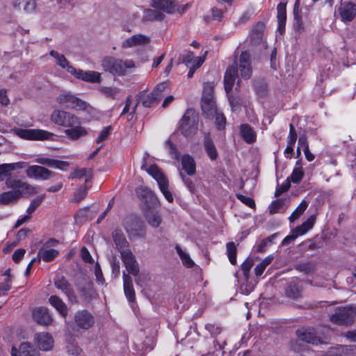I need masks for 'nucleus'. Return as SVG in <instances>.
<instances>
[{
	"label": "nucleus",
	"instance_id": "1",
	"mask_svg": "<svg viewBox=\"0 0 356 356\" xmlns=\"http://www.w3.org/2000/svg\"><path fill=\"white\" fill-rule=\"evenodd\" d=\"M5 184L13 190L0 194V202L3 204L15 203L23 196L29 197L38 193L35 187L16 177H8Z\"/></svg>",
	"mask_w": 356,
	"mask_h": 356
},
{
	"label": "nucleus",
	"instance_id": "2",
	"mask_svg": "<svg viewBox=\"0 0 356 356\" xmlns=\"http://www.w3.org/2000/svg\"><path fill=\"white\" fill-rule=\"evenodd\" d=\"M136 192L147 207L145 215L148 222H161V216L154 210L161 204L156 194L147 187L138 188Z\"/></svg>",
	"mask_w": 356,
	"mask_h": 356
},
{
	"label": "nucleus",
	"instance_id": "3",
	"mask_svg": "<svg viewBox=\"0 0 356 356\" xmlns=\"http://www.w3.org/2000/svg\"><path fill=\"white\" fill-rule=\"evenodd\" d=\"M199 116L193 108H188L179 122V130L186 138L194 136L198 129Z\"/></svg>",
	"mask_w": 356,
	"mask_h": 356
},
{
	"label": "nucleus",
	"instance_id": "4",
	"mask_svg": "<svg viewBox=\"0 0 356 356\" xmlns=\"http://www.w3.org/2000/svg\"><path fill=\"white\" fill-rule=\"evenodd\" d=\"M102 66L106 72L113 75L122 76L125 74L127 69L135 67L132 60L123 61L113 56L105 57L102 62Z\"/></svg>",
	"mask_w": 356,
	"mask_h": 356
},
{
	"label": "nucleus",
	"instance_id": "5",
	"mask_svg": "<svg viewBox=\"0 0 356 356\" xmlns=\"http://www.w3.org/2000/svg\"><path fill=\"white\" fill-rule=\"evenodd\" d=\"M356 315V306L337 308L335 313L330 316V321L336 324L348 325L353 322Z\"/></svg>",
	"mask_w": 356,
	"mask_h": 356
},
{
	"label": "nucleus",
	"instance_id": "6",
	"mask_svg": "<svg viewBox=\"0 0 356 356\" xmlns=\"http://www.w3.org/2000/svg\"><path fill=\"white\" fill-rule=\"evenodd\" d=\"M50 119L54 123L65 127H72L75 124H81L79 118L76 115L61 110L54 111Z\"/></svg>",
	"mask_w": 356,
	"mask_h": 356
},
{
	"label": "nucleus",
	"instance_id": "7",
	"mask_svg": "<svg viewBox=\"0 0 356 356\" xmlns=\"http://www.w3.org/2000/svg\"><path fill=\"white\" fill-rule=\"evenodd\" d=\"M57 102L65 108L86 111L90 106L84 101L71 94H61L57 97Z\"/></svg>",
	"mask_w": 356,
	"mask_h": 356
},
{
	"label": "nucleus",
	"instance_id": "8",
	"mask_svg": "<svg viewBox=\"0 0 356 356\" xmlns=\"http://www.w3.org/2000/svg\"><path fill=\"white\" fill-rule=\"evenodd\" d=\"M167 88V83L163 82L156 85L154 90L148 95H145L141 98L142 104L144 107L150 108L157 104L163 97V92Z\"/></svg>",
	"mask_w": 356,
	"mask_h": 356
},
{
	"label": "nucleus",
	"instance_id": "9",
	"mask_svg": "<svg viewBox=\"0 0 356 356\" xmlns=\"http://www.w3.org/2000/svg\"><path fill=\"white\" fill-rule=\"evenodd\" d=\"M58 241L50 239L47 241L40 248L38 257L44 262H49L54 260L58 255V251L54 248L58 244Z\"/></svg>",
	"mask_w": 356,
	"mask_h": 356
},
{
	"label": "nucleus",
	"instance_id": "10",
	"mask_svg": "<svg viewBox=\"0 0 356 356\" xmlns=\"http://www.w3.org/2000/svg\"><path fill=\"white\" fill-rule=\"evenodd\" d=\"M17 134L23 139L40 140H49L54 136L52 133L42 129H18Z\"/></svg>",
	"mask_w": 356,
	"mask_h": 356
},
{
	"label": "nucleus",
	"instance_id": "11",
	"mask_svg": "<svg viewBox=\"0 0 356 356\" xmlns=\"http://www.w3.org/2000/svg\"><path fill=\"white\" fill-rule=\"evenodd\" d=\"M297 336L301 341L307 343L318 345L325 343L324 340L328 339V336H324L323 339L320 336H316V332L313 328H300L297 330Z\"/></svg>",
	"mask_w": 356,
	"mask_h": 356
},
{
	"label": "nucleus",
	"instance_id": "12",
	"mask_svg": "<svg viewBox=\"0 0 356 356\" xmlns=\"http://www.w3.org/2000/svg\"><path fill=\"white\" fill-rule=\"evenodd\" d=\"M74 323L79 329L88 330L95 323L93 316L87 310H80L75 313Z\"/></svg>",
	"mask_w": 356,
	"mask_h": 356
},
{
	"label": "nucleus",
	"instance_id": "13",
	"mask_svg": "<svg viewBox=\"0 0 356 356\" xmlns=\"http://www.w3.org/2000/svg\"><path fill=\"white\" fill-rule=\"evenodd\" d=\"M120 254L124 265L128 273L134 276H136L139 273V268L133 253L129 249H127L122 250Z\"/></svg>",
	"mask_w": 356,
	"mask_h": 356
},
{
	"label": "nucleus",
	"instance_id": "14",
	"mask_svg": "<svg viewBox=\"0 0 356 356\" xmlns=\"http://www.w3.org/2000/svg\"><path fill=\"white\" fill-rule=\"evenodd\" d=\"M68 72L74 75L76 78L91 83H99L101 81L100 74L95 71L85 72L82 70H77L74 67H69Z\"/></svg>",
	"mask_w": 356,
	"mask_h": 356
},
{
	"label": "nucleus",
	"instance_id": "15",
	"mask_svg": "<svg viewBox=\"0 0 356 356\" xmlns=\"http://www.w3.org/2000/svg\"><path fill=\"white\" fill-rule=\"evenodd\" d=\"M238 69L241 76L243 79H249L252 73L250 54L245 51L241 53L238 58Z\"/></svg>",
	"mask_w": 356,
	"mask_h": 356
},
{
	"label": "nucleus",
	"instance_id": "16",
	"mask_svg": "<svg viewBox=\"0 0 356 356\" xmlns=\"http://www.w3.org/2000/svg\"><path fill=\"white\" fill-rule=\"evenodd\" d=\"M26 176L35 179H49L54 174L52 171L40 165H31L26 170Z\"/></svg>",
	"mask_w": 356,
	"mask_h": 356
},
{
	"label": "nucleus",
	"instance_id": "17",
	"mask_svg": "<svg viewBox=\"0 0 356 356\" xmlns=\"http://www.w3.org/2000/svg\"><path fill=\"white\" fill-rule=\"evenodd\" d=\"M338 13L342 22H350L356 17V5L351 2L343 3L339 8Z\"/></svg>",
	"mask_w": 356,
	"mask_h": 356
},
{
	"label": "nucleus",
	"instance_id": "18",
	"mask_svg": "<svg viewBox=\"0 0 356 356\" xmlns=\"http://www.w3.org/2000/svg\"><path fill=\"white\" fill-rule=\"evenodd\" d=\"M34 340L38 348L42 351H49L54 347V341L49 333H37L35 335Z\"/></svg>",
	"mask_w": 356,
	"mask_h": 356
},
{
	"label": "nucleus",
	"instance_id": "19",
	"mask_svg": "<svg viewBox=\"0 0 356 356\" xmlns=\"http://www.w3.org/2000/svg\"><path fill=\"white\" fill-rule=\"evenodd\" d=\"M238 76V65L229 66L225 74L224 86L225 90L229 94L234 86L236 79Z\"/></svg>",
	"mask_w": 356,
	"mask_h": 356
},
{
	"label": "nucleus",
	"instance_id": "20",
	"mask_svg": "<svg viewBox=\"0 0 356 356\" xmlns=\"http://www.w3.org/2000/svg\"><path fill=\"white\" fill-rule=\"evenodd\" d=\"M150 6L160 12L172 14L177 3L174 0H151Z\"/></svg>",
	"mask_w": 356,
	"mask_h": 356
},
{
	"label": "nucleus",
	"instance_id": "21",
	"mask_svg": "<svg viewBox=\"0 0 356 356\" xmlns=\"http://www.w3.org/2000/svg\"><path fill=\"white\" fill-rule=\"evenodd\" d=\"M313 224H301L293 229L291 234L286 236L282 241V245H288L291 241H293L298 236H301L307 233L309 230L312 229Z\"/></svg>",
	"mask_w": 356,
	"mask_h": 356
},
{
	"label": "nucleus",
	"instance_id": "22",
	"mask_svg": "<svg viewBox=\"0 0 356 356\" xmlns=\"http://www.w3.org/2000/svg\"><path fill=\"white\" fill-rule=\"evenodd\" d=\"M150 42L149 37L143 34H136L131 37L127 38L122 43V48H130L136 45H143L148 44Z\"/></svg>",
	"mask_w": 356,
	"mask_h": 356
},
{
	"label": "nucleus",
	"instance_id": "23",
	"mask_svg": "<svg viewBox=\"0 0 356 356\" xmlns=\"http://www.w3.org/2000/svg\"><path fill=\"white\" fill-rule=\"evenodd\" d=\"M33 317L39 324L48 325L52 322V318L47 308L40 307L35 309L33 311Z\"/></svg>",
	"mask_w": 356,
	"mask_h": 356
},
{
	"label": "nucleus",
	"instance_id": "24",
	"mask_svg": "<svg viewBox=\"0 0 356 356\" xmlns=\"http://www.w3.org/2000/svg\"><path fill=\"white\" fill-rule=\"evenodd\" d=\"M11 353L12 356H40L39 353L27 342L22 343L19 350L13 347Z\"/></svg>",
	"mask_w": 356,
	"mask_h": 356
},
{
	"label": "nucleus",
	"instance_id": "25",
	"mask_svg": "<svg viewBox=\"0 0 356 356\" xmlns=\"http://www.w3.org/2000/svg\"><path fill=\"white\" fill-rule=\"evenodd\" d=\"M55 286L63 291L68 298L69 300L72 302H76V296L67 281L63 278H59L55 281Z\"/></svg>",
	"mask_w": 356,
	"mask_h": 356
},
{
	"label": "nucleus",
	"instance_id": "26",
	"mask_svg": "<svg viewBox=\"0 0 356 356\" xmlns=\"http://www.w3.org/2000/svg\"><path fill=\"white\" fill-rule=\"evenodd\" d=\"M123 286L124 294L130 302L135 301V291L134 289L132 279L125 272H123Z\"/></svg>",
	"mask_w": 356,
	"mask_h": 356
},
{
	"label": "nucleus",
	"instance_id": "27",
	"mask_svg": "<svg viewBox=\"0 0 356 356\" xmlns=\"http://www.w3.org/2000/svg\"><path fill=\"white\" fill-rule=\"evenodd\" d=\"M182 170L189 176L194 175L196 172V164L194 159L189 154H184L181 157Z\"/></svg>",
	"mask_w": 356,
	"mask_h": 356
},
{
	"label": "nucleus",
	"instance_id": "28",
	"mask_svg": "<svg viewBox=\"0 0 356 356\" xmlns=\"http://www.w3.org/2000/svg\"><path fill=\"white\" fill-rule=\"evenodd\" d=\"M35 161L40 164L47 165L51 168H58L60 170H66L69 167V163L67 161H63L56 159H52L49 158H38Z\"/></svg>",
	"mask_w": 356,
	"mask_h": 356
},
{
	"label": "nucleus",
	"instance_id": "29",
	"mask_svg": "<svg viewBox=\"0 0 356 356\" xmlns=\"http://www.w3.org/2000/svg\"><path fill=\"white\" fill-rule=\"evenodd\" d=\"M204 148L211 160L214 161L218 158V154L216 147L209 134L204 136Z\"/></svg>",
	"mask_w": 356,
	"mask_h": 356
},
{
	"label": "nucleus",
	"instance_id": "30",
	"mask_svg": "<svg viewBox=\"0 0 356 356\" xmlns=\"http://www.w3.org/2000/svg\"><path fill=\"white\" fill-rule=\"evenodd\" d=\"M278 31L282 34L285 28L286 21V3L280 2L277 6Z\"/></svg>",
	"mask_w": 356,
	"mask_h": 356
},
{
	"label": "nucleus",
	"instance_id": "31",
	"mask_svg": "<svg viewBox=\"0 0 356 356\" xmlns=\"http://www.w3.org/2000/svg\"><path fill=\"white\" fill-rule=\"evenodd\" d=\"M68 127L69 129H65L64 133L72 140H78L87 134V131L84 127H81L80 124H75Z\"/></svg>",
	"mask_w": 356,
	"mask_h": 356
},
{
	"label": "nucleus",
	"instance_id": "32",
	"mask_svg": "<svg viewBox=\"0 0 356 356\" xmlns=\"http://www.w3.org/2000/svg\"><path fill=\"white\" fill-rule=\"evenodd\" d=\"M201 108L203 115L207 118H213L216 114L217 107L213 99L208 101L201 100Z\"/></svg>",
	"mask_w": 356,
	"mask_h": 356
},
{
	"label": "nucleus",
	"instance_id": "33",
	"mask_svg": "<svg viewBox=\"0 0 356 356\" xmlns=\"http://www.w3.org/2000/svg\"><path fill=\"white\" fill-rule=\"evenodd\" d=\"M49 303L54 307L63 317H67L68 314L67 307L60 298L56 296H51L49 298Z\"/></svg>",
	"mask_w": 356,
	"mask_h": 356
},
{
	"label": "nucleus",
	"instance_id": "34",
	"mask_svg": "<svg viewBox=\"0 0 356 356\" xmlns=\"http://www.w3.org/2000/svg\"><path fill=\"white\" fill-rule=\"evenodd\" d=\"M44 197L45 194H43L34 198L27 209L26 211L28 214L25 215L21 219L17 220L16 222H26L28 221L31 218L30 214L32 213L40 206Z\"/></svg>",
	"mask_w": 356,
	"mask_h": 356
},
{
	"label": "nucleus",
	"instance_id": "35",
	"mask_svg": "<svg viewBox=\"0 0 356 356\" xmlns=\"http://www.w3.org/2000/svg\"><path fill=\"white\" fill-rule=\"evenodd\" d=\"M265 29L264 23L259 22H257L253 27L251 35L250 40L254 44H259L262 40L263 33Z\"/></svg>",
	"mask_w": 356,
	"mask_h": 356
},
{
	"label": "nucleus",
	"instance_id": "36",
	"mask_svg": "<svg viewBox=\"0 0 356 356\" xmlns=\"http://www.w3.org/2000/svg\"><path fill=\"white\" fill-rule=\"evenodd\" d=\"M241 134L244 140L248 143H253L256 140V133L250 125L243 124L241 126Z\"/></svg>",
	"mask_w": 356,
	"mask_h": 356
},
{
	"label": "nucleus",
	"instance_id": "37",
	"mask_svg": "<svg viewBox=\"0 0 356 356\" xmlns=\"http://www.w3.org/2000/svg\"><path fill=\"white\" fill-rule=\"evenodd\" d=\"M97 212L90 210L88 209H81L75 215L74 219L76 221L87 222L92 221L95 219Z\"/></svg>",
	"mask_w": 356,
	"mask_h": 356
},
{
	"label": "nucleus",
	"instance_id": "38",
	"mask_svg": "<svg viewBox=\"0 0 356 356\" xmlns=\"http://www.w3.org/2000/svg\"><path fill=\"white\" fill-rule=\"evenodd\" d=\"M177 252L181 261L182 264L186 268H192L194 266L195 263L191 258L190 254L185 250H183L179 245L175 246Z\"/></svg>",
	"mask_w": 356,
	"mask_h": 356
},
{
	"label": "nucleus",
	"instance_id": "39",
	"mask_svg": "<svg viewBox=\"0 0 356 356\" xmlns=\"http://www.w3.org/2000/svg\"><path fill=\"white\" fill-rule=\"evenodd\" d=\"M147 171L157 181L158 185L168 181L167 177L156 165H150Z\"/></svg>",
	"mask_w": 356,
	"mask_h": 356
},
{
	"label": "nucleus",
	"instance_id": "40",
	"mask_svg": "<svg viewBox=\"0 0 356 356\" xmlns=\"http://www.w3.org/2000/svg\"><path fill=\"white\" fill-rule=\"evenodd\" d=\"M127 227V232L129 236L132 238L140 237L145 234V231L143 224H128Z\"/></svg>",
	"mask_w": 356,
	"mask_h": 356
},
{
	"label": "nucleus",
	"instance_id": "41",
	"mask_svg": "<svg viewBox=\"0 0 356 356\" xmlns=\"http://www.w3.org/2000/svg\"><path fill=\"white\" fill-rule=\"evenodd\" d=\"M144 18L148 21H162L165 15L156 9H147L145 12Z\"/></svg>",
	"mask_w": 356,
	"mask_h": 356
},
{
	"label": "nucleus",
	"instance_id": "42",
	"mask_svg": "<svg viewBox=\"0 0 356 356\" xmlns=\"http://www.w3.org/2000/svg\"><path fill=\"white\" fill-rule=\"evenodd\" d=\"M308 207V203L305 200H302L299 206L294 210L289 218V220L292 222L298 219V218L304 213Z\"/></svg>",
	"mask_w": 356,
	"mask_h": 356
},
{
	"label": "nucleus",
	"instance_id": "43",
	"mask_svg": "<svg viewBox=\"0 0 356 356\" xmlns=\"http://www.w3.org/2000/svg\"><path fill=\"white\" fill-rule=\"evenodd\" d=\"M273 257L268 256L264 259L259 264L254 268V273L257 276H260L263 274L266 267L271 263Z\"/></svg>",
	"mask_w": 356,
	"mask_h": 356
},
{
	"label": "nucleus",
	"instance_id": "44",
	"mask_svg": "<svg viewBox=\"0 0 356 356\" xmlns=\"http://www.w3.org/2000/svg\"><path fill=\"white\" fill-rule=\"evenodd\" d=\"M304 177V172L302 167H295L292 174L286 179L289 180L290 183L299 184Z\"/></svg>",
	"mask_w": 356,
	"mask_h": 356
},
{
	"label": "nucleus",
	"instance_id": "45",
	"mask_svg": "<svg viewBox=\"0 0 356 356\" xmlns=\"http://www.w3.org/2000/svg\"><path fill=\"white\" fill-rule=\"evenodd\" d=\"M209 99H213V84L211 82H207L204 84L201 100L208 101Z\"/></svg>",
	"mask_w": 356,
	"mask_h": 356
},
{
	"label": "nucleus",
	"instance_id": "46",
	"mask_svg": "<svg viewBox=\"0 0 356 356\" xmlns=\"http://www.w3.org/2000/svg\"><path fill=\"white\" fill-rule=\"evenodd\" d=\"M91 177H92V170L90 168L77 169L74 171L73 175L71 176L72 178L76 177V178L81 179L83 177H86V182L89 181V179L91 178Z\"/></svg>",
	"mask_w": 356,
	"mask_h": 356
},
{
	"label": "nucleus",
	"instance_id": "47",
	"mask_svg": "<svg viewBox=\"0 0 356 356\" xmlns=\"http://www.w3.org/2000/svg\"><path fill=\"white\" fill-rule=\"evenodd\" d=\"M284 203L285 201L284 200H276L272 202V204L269 206L268 209L270 214H273L277 212H281L284 210Z\"/></svg>",
	"mask_w": 356,
	"mask_h": 356
},
{
	"label": "nucleus",
	"instance_id": "48",
	"mask_svg": "<svg viewBox=\"0 0 356 356\" xmlns=\"http://www.w3.org/2000/svg\"><path fill=\"white\" fill-rule=\"evenodd\" d=\"M254 88L257 94L260 97L266 95L268 90V86L266 82L262 80L255 81L254 83Z\"/></svg>",
	"mask_w": 356,
	"mask_h": 356
},
{
	"label": "nucleus",
	"instance_id": "49",
	"mask_svg": "<svg viewBox=\"0 0 356 356\" xmlns=\"http://www.w3.org/2000/svg\"><path fill=\"white\" fill-rule=\"evenodd\" d=\"M194 60V55L192 51H187L186 54H180L178 58V64L184 63L186 67H189L191 63Z\"/></svg>",
	"mask_w": 356,
	"mask_h": 356
},
{
	"label": "nucleus",
	"instance_id": "50",
	"mask_svg": "<svg viewBox=\"0 0 356 356\" xmlns=\"http://www.w3.org/2000/svg\"><path fill=\"white\" fill-rule=\"evenodd\" d=\"M227 252L230 263L235 264L236 263V249L233 242H229L227 244Z\"/></svg>",
	"mask_w": 356,
	"mask_h": 356
},
{
	"label": "nucleus",
	"instance_id": "51",
	"mask_svg": "<svg viewBox=\"0 0 356 356\" xmlns=\"http://www.w3.org/2000/svg\"><path fill=\"white\" fill-rule=\"evenodd\" d=\"M159 188H160L161 193L163 194L164 197H165V199L169 202H172L174 200V198H173V195H172L171 191L168 188H169L168 180L161 184L160 185H159Z\"/></svg>",
	"mask_w": 356,
	"mask_h": 356
},
{
	"label": "nucleus",
	"instance_id": "52",
	"mask_svg": "<svg viewBox=\"0 0 356 356\" xmlns=\"http://www.w3.org/2000/svg\"><path fill=\"white\" fill-rule=\"evenodd\" d=\"M293 29L296 31H301L303 30V23L302 20V17L300 16V10H293Z\"/></svg>",
	"mask_w": 356,
	"mask_h": 356
},
{
	"label": "nucleus",
	"instance_id": "53",
	"mask_svg": "<svg viewBox=\"0 0 356 356\" xmlns=\"http://www.w3.org/2000/svg\"><path fill=\"white\" fill-rule=\"evenodd\" d=\"M13 171V166L9 163L0 165V181L3 180L4 177H10V172Z\"/></svg>",
	"mask_w": 356,
	"mask_h": 356
},
{
	"label": "nucleus",
	"instance_id": "54",
	"mask_svg": "<svg viewBox=\"0 0 356 356\" xmlns=\"http://www.w3.org/2000/svg\"><path fill=\"white\" fill-rule=\"evenodd\" d=\"M88 188L85 186H81L74 193L72 201L79 202L81 201L87 195Z\"/></svg>",
	"mask_w": 356,
	"mask_h": 356
},
{
	"label": "nucleus",
	"instance_id": "55",
	"mask_svg": "<svg viewBox=\"0 0 356 356\" xmlns=\"http://www.w3.org/2000/svg\"><path fill=\"white\" fill-rule=\"evenodd\" d=\"M253 266V260L251 258H247L241 264V269L246 280L248 279L249 273Z\"/></svg>",
	"mask_w": 356,
	"mask_h": 356
},
{
	"label": "nucleus",
	"instance_id": "56",
	"mask_svg": "<svg viewBox=\"0 0 356 356\" xmlns=\"http://www.w3.org/2000/svg\"><path fill=\"white\" fill-rule=\"evenodd\" d=\"M165 146L169 149V153L175 160H179L180 155L177 147L170 140L165 142Z\"/></svg>",
	"mask_w": 356,
	"mask_h": 356
},
{
	"label": "nucleus",
	"instance_id": "57",
	"mask_svg": "<svg viewBox=\"0 0 356 356\" xmlns=\"http://www.w3.org/2000/svg\"><path fill=\"white\" fill-rule=\"evenodd\" d=\"M113 238H114V241H115L116 245L120 249V252L122 250H127L124 248H126V246H127V241H126V239L124 238V237L122 235H120L118 233H115L113 235Z\"/></svg>",
	"mask_w": 356,
	"mask_h": 356
},
{
	"label": "nucleus",
	"instance_id": "58",
	"mask_svg": "<svg viewBox=\"0 0 356 356\" xmlns=\"http://www.w3.org/2000/svg\"><path fill=\"white\" fill-rule=\"evenodd\" d=\"M179 176L181 178L184 184L186 186V187L189 190V191L191 193H194L195 191V186L193 181H192V179L188 177H186V175H184L183 172H179Z\"/></svg>",
	"mask_w": 356,
	"mask_h": 356
},
{
	"label": "nucleus",
	"instance_id": "59",
	"mask_svg": "<svg viewBox=\"0 0 356 356\" xmlns=\"http://www.w3.org/2000/svg\"><path fill=\"white\" fill-rule=\"evenodd\" d=\"M297 133L293 124H289V134L287 137V144L295 145L297 140Z\"/></svg>",
	"mask_w": 356,
	"mask_h": 356
},
{
	"label": "nucleus",
	"instance_id": "60",
	"mask_svg": "<svg viewBox=\"0 0 356 356\" xmlns=\"http://www.w3.org/2000/svg\"><path fill=\"white\" fill-rule=\"evenodd\" d=\"M111 126L104 127V129L99 133V136L96 139V142L99 143L106 140L111 134Z\"/></svg>",
	"mask_w": 356,
	"mask_h": 356
},
{
	"label": "nucleus",
	"instance_id": "61",
	"mask_svg": "<svg viewBox=\"0 0 356 356\" xmlns=\"http://www.w3.org/2000/svg\"><path fill=\"white\" fill-rule=\"evenodd\" d=\"M67 352L72 355H79L81 352V348L74 342H69L67 345Z\"/></svg>",
	"mask_w": 356,
	"mask_h": 356
},
{
	"label": "nucleus",
	"instance_id": "62",
	"mask_svg": "<svg viewBox=\"0 0 356 356\" xmlns=\"http://www.w3.org/2000/svg\"><path fill=\"white\" fill-rule=\"evenodd\" d=\"M290 186H291V183H290L289 180L286 179L284 183H283L281 186L278 185L277 186V188H276V191L275 193V196L279 197L283 193L287 191L289 189Z\"/></svg>",
	"mask_w": 356,
	"mask_h": 356
},
{
	"label": "nucleus",
	"instance_id": "63",
	"mask_svg": "<svg viewBox=\"0 0 356 356\" xmlns=\"http://www.w3.org/2000/svg\"><path fill=\"white\" fill-rule=\"evenodd\" d=\"M101 91L106 97L111 99H115V96L118 93V90L117 88L111 87H104L101 89Z\"/></svg>",
	"mask_w": 356,
	"mask_h": 356
},
{
	"label": "nucleus",
	"instance_id": "64",
	"mask_svg": "<svg viewBox=\"0 0 356 356\" xmlns=\"http://www.w3.org/2000/svg\"><path fill=\"white\" fill-rule=\"evenodd\" d=\"M228 99L232 109L236 110L240 108L241 105V100L240 98L233 95H228Z\"/></svg>",
	"mask_w": 356,
	"mask_h": 356
}]
</instances>
